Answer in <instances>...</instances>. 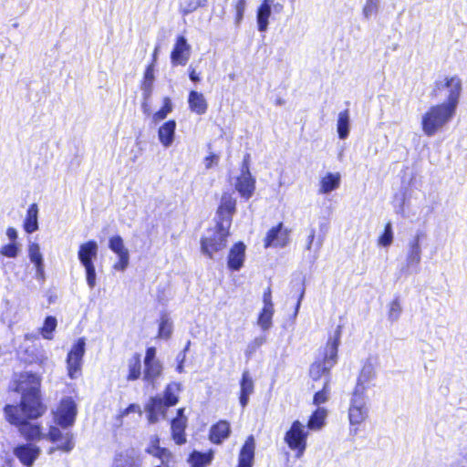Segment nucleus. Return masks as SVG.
Wrapping results in <instances>:
<instances>
[{"mask_svg": "<svg viewBox=\"0 0 467 467\" xmlns=\"http://www.w3.org/2000/svg\"><path fill=\"white\" fill-rule=\"evenodd\" d=\"M86 351V341L79 337L71 347L67 355V370L70 379H76L81 374L83 358Z\"/></svg>", "mask_w": 467, "mask_h": 467, "instance_id": "9", "label": "nucleus"}, {"mask_svg": "<svg viewBox=\"0 0 467 467\" xmlns=\"http://www.w3.org/2000/svg\"><path fill=\"white\" fill-rule=\"evenodd\" d=\"M6 235L12 241V243H16L17 239V233L14 227H8L6 229Z\"/></svg>", "mask_w": 467, "mask_h": 467, "instance_id": "53", "label": "nucleus"}, {"mask_svg": "<svg viewBox=\"0 0 467 467\" xmlns=\"http://www.w3.org/2000/svg\"><path fill=\"white\" fill-rule=\"evenodd\" d=\"M157 350L155 347H149L146 348L145 356L143 362H153V361H160L157 357Z\"/></svg>", "mask_w": 467, "mask_h": 467, "instance_id": "50", "label": "nucleus"}, {"mask_svg": "<svg viewBox=\"0 0 467 467\" xmlns=\"http://www.w3.org/2000/svg\"><path fill=\"white\" fill-rule=\"evenodd\" d=\"M392 240H393V235H392L391 223H387L385 224L382 234L379 238V244L382 246L387 247L391 244Z\"/></svg>", "mask_w": 467, "mask_h": 467, "instance_id": "45", "label": "nucleus"}, {"mask_svg": "<svg viewBox=\"0 0 467 467\" xmlns=\"http://www.w3.org/2000/svg\"><path fill=\"white\" fill-rule=\"evenodd\" d=\"M13 391L20 394L17 404H6L4 409L5 420L16 427L26 441H39L45 438L43 428L34 423L44 416L47 407L44 401L42 378L36 373L25 371L13 379Z\"/></svg>", "mask_w": 467, "mask_h": 467, "instance_id": "1", "label": "nucleus"}, {"mask_svg": "<svg viewBox=\"0 0 467 467\" xmlns=\"http://www.w3.org/2000/svg\"><path fill=\"white\" fill-rule=\"evenodd\" d=\"M462 91V82L459 76H445L442 79H438L433 83L431 97L439 99L445 93L446 99L444 102H449L451 99H454L455 108H457Z\"/></svg>", "mask_w": 467, "mask_h": 467, "instance_id": "6", "label": "nucleus"}, {"mask_svg": "<svg viewBox=\"0 0 467 467\" xmlns=\"http://www.w3.org/2000/svg\"><path fill=\"white\" fill-rule=\"evenodd\" d=\"M33 442L18 444L13 450L14 455L26 467H31L40 454V448Z\"/></svg>", "mask_w": 467, "mask_h": 467, "instance_id": "15", "label": "nucleus"}, {"mask_svg": "<svg viewBox=\"0 0 467 467\" xmlns=\"http://www.w3.org/2000/svg\"><path fill=\"white\" fill-rule=\"evenodd\" d=\"M172 333V326L166 314H162L159 322V328L157 333L158 338L168 339Z\"/></svg>", "mask_w": 467, "mask_h": 467, "instance_id": "43", "label": "nucleus"}, {"mask_svg": "<svg viewBox=\"0 0 467 467\" xmlns=\"http://www.w3.org/2000/svg\"><path fill=\"white\" fill-rule=\"evenodd\" d=\"M337 130L338 137L341 140L346 139L349 133V111L348 109L342 110L338 114Z\"/></svg>", "mask_w": 467, "mask_h": 467, "instance_id": "38", "label": "nucleus"}, {"mask_svg": "<svg viewBox=\"0 0 467 467\" xmlns=\"http://www.w3.org/2000/svg\"><path fill=\"white\" fill-rule=\"evenodd\" d=\"M263 302H264V306L274 307V305L272 302V290H271V287H269V286L264 291Z\"/></svg>", "mask_w": 467, "mask_h": 467, "instance_id": "52", "label": "nucleus"}, {"mask_svg": "<svg viewBox=\"0 0 467 467\" xmlns=\"http://www.w3.org/2000/svg\"><path fill=\"white\" fill-rule=\"evenodd\" d=\"M145 452L161 461V464L158 466L170 467V463L174 462L173 453L169 449L161 446V439L158 435L150 437Z\"/></svg>", "mask_w": 467, "mask_h": 467, "instance_id": "13", "label": "nucleus"}, {"mask_svg": "<svg viewBox=\"0 0 467 467\" xmlns=\"http://www.w3.org/2000/svg\"><path fill=\"white\" fill-rule=\"evenodd\" d=\"M138 409H139V407L136 404H130L126 409H124L122 411H120V416L124 417L130 412H134Z\"/></svg>", "mask_w": 467, "mask_h": 467, "instance_id": "55", "label": "nucleus"}, {"mask_svg": "<svg viewBox=\"0 0 467 467\" xmlns=\"http://www.w3.org/2000/svg\"><path fill=\"white\" fill-rule=\"evenodd\" d=\"M173 109V105L170 97H164L162 99L161 107L152 115V120L154 122H159L164 119L168 114H170Z\"/></svg>", "mask_w": 467, "mask_h": 467, "instance_id": "41", "label": "nucleus"}, {"mask_svg": "<svg viewBox=\"0 0 467 467\" xmlns=\"http://www.w3.org/2000/svg\"><path fill=\"white\" fill-rule=\"evenodd\" d=\"M191 46L183 36H178L171 52V61L173 66H185L190 58Z\"/></svg>", "mask_w": 467, "mask_h": 467, "instance_id": "16", "label": "nucleus"}, {"mask_svg": "<svg viewBox=\"0 0 467 467\" xmlns=\"http://www.w3.org/2000/svg\"><path fill=\"white\" fill-rule=\"evenodd\" d=\"M368 8V5L367 6H365V11H367Z\"/></svg>", "mask_w": 467, "mask_h": 467, "instance_id": "63", "label": "nucleus"}, {"mask_svg": "<svg viewBox=\"0 0 467 467\" xmlns=\"http://www.w3.org/2000/svg\"><path fill=\"white\" fill-rule=\"evenodd\" d=\"M182 390L179 382H171L163 389L161 400L168 408L177 405L179 402V392Z\"/></svg>", "mask_w": 467, "mask_h": 467, "instance_id": "31", "label": "nucleus"}, {"mask_svg": "<svg viewBox=\"0 0 467 467\" xmlns=\"http://www.w3.org/2000/svg\"><path fill=\"white\" fill-rule=\"evenodd\" d=\"M28 255L30 261L35 264L36 277L40 280L45 279V271L43 257L40 252L39 245L36 243H32L28 247Z\"/></svg>", "mask_w": 467, "mask_h": 467, "instance_id": "32", "label": "nucleus"}, {"mask_svg": "<svg viewBox=\"0 0 467 467\" xmlns=\"http://www.w3.org/2000/svg\"><path fill=\"white\" fill-rule=\"evenodd\" d=\"M176 130V121L169 119L165 121L158 130V137L160 142L164 147H169L172 144Z\"/></svg>", "mask_w": 467, "mask_h": 467, "instance_id": "29", "label": "nucleus"}, {"mask_svg": "<svg viewBox=\"0 0 467 467\" xmlns=\"http://www.w3.org/2000/svg\"><path fill=\"white\" fill-rule=\"evenodd\" d=\"M401 313V306L399 297H395L390 303L388 317L390 320H397Z\"/></svg>", "mask_w": 467, "mask_h": 467, "instance_id": "46", "label": "nucleus"}, {"mask_svg": "<svg viewBox=\"0 0 467 467\" xmlns=\"http://www.w3.org/2000/svg\"><path fill=\"white\" fill-rule=\"evenodd\" d=\"M308 430L298 420H295L285 431L284 441L287 447L295 451L296 458H301L307 447Z\"/></svg>", "mask_w": 467, "mask_h": 467, "instance_id": "7", "label": "nucleus"}, {"mask_svg": "<svg viewBox=\"0 0 467 467\" xmlns=\"http://www.w3.org/2000/svg\"><path fill=\"white\" fill-rule=\"evenodd\" d=\"M255 442L253 435H249L243 444L236 467H253L254 461Z\"/></svg>", "mask_w": 467, "mask_h": 467, "instance_id": "21", "label": "nucleus"}, {"mask_svg": "<svg viewBox=\"0 0 467 467\" xmlns=\"http://www.w3.org/2000/svg\"><path fill=\"white\" fill-rule=\"evenodd\" d=\"M424 236L423 233H418L410 243V248L407 255V264L409 265H417L420 262V240Z\"/></svg>", "mask_w": 467, "mask_h": 467, "instance_id": "36", "label": "nucleus"}, {"mask_svg": "<svg viewBox=\"0 0 467 467\" xmlns=\"http://www.w3.org/2000/svg\"><path fill=\"white\" fill-rule=\"evenodd\" d=\"M141 379L149 385L154 387L157 380L161 377L163 367L161 361L143 362Z\"/></svg>", "mask_w": 467, "mask_h": 467, "instance_id": "22", "label": "nucleus"}, {"mask_svg": "<svg viewBox=\"0 0 467 467\" xmlns=\"http://www.w3.org/2000/svg\"><path fill=\"white\" fill-rule=\"evenodd\" d=\"M189 78L194 83L200 81L199 73L195 70V68H192V67L189 68Z\"/></svg>", "mask_w": 467, "mask_h": 467, "instance_id": "54", "label": "nucleus"}, {"mask_svg": "<svg viewBox=\"0 0 467 467\" xmlns=\"http://www.w3.org/2000/svg\"><path fill=\"white\" fill-rule=\"evenodd\" d=\"M154 69L155 67H152V65H147L140 82V88L143 91V98L145 99H149L152 93V86L155 79Z\"/></svg>", "mask_w": 467, "mask_h": 467, "instance_id": "37", "label": "nucleus"}, {"mask_svg": "<svg viewBox=\"0 0 467 467\" xmlns=\"http://www.w3.org/2000/svg\"><path fill=\"white\" fill-rule=\"evenodd\" d=\"M314 237H315V232L313 231L309 236V245L312 244Z\"/></svg>", "mask_w": 467, "mask_h": 467, "instance_id": "59", "label": "nucleus"}, {"mask_svg": "<svg viewBox=\"0 0 467 467\" xmlns=\"http://www.w3.org/2000/svg\"><path fill=\"white\" fill-rule=\"evenodd\" d=\"M290 230L284 227L282 222L278 223L276 225L271 227L265 238H264V247H280L283 248L286 246L289 243Z\"/></svg>", "mask_w": 467, "mask_h": 467, "instance_id": "12", "label": "nucleus"}, {"mask_svg": "<svg viewBox=\"0 0 467 467\" xmlns=\"http://www.w3.org/2000/svg\"><path fill=\"white\" fill-rule=\"evenodd\" d=\"M283 9V5H275V10H282Z\"/></svg>", "mask_w": 467, "mask_h": 467, "instance_id": "60", "label": "nucleus"}, {"mask_svg": "<svg viewBox=\"0 0 467 467\" xmlns=\"http://www.w3.org/2000/svg\"><path fill=\"white\" fill-rule=\"evenodd\" d=\"M98 256V244L94 240L81 244L78 251V258L86 271L87 284L90 288L96 285V269L94 260Z\"/></svg>", "mask_w": 467, "mask_h": 467, "instance_id": "8", "label": "nucleus"}, {"mask_svg": "<svg viewBox=\"0 0 467 467\" xmlns=\"http://www.w3.org/2000/svg\"><path fill=\"white\" fill-rule=\"evenodd\" d=\"M17 254L18 246L16 243L5 244L0 248V254L5 257L14 258L17 255Z\"/></svg>", "mask_w": 467, "mask_h": 467, "instance_id": "47", "label": "nucleus"}, {"mask_svg": "<svg viewBox=\"0 0 467 467\" xmlns=\"http://www.w3.org/2000/svg\"><path fill=\"white\" fill-rule=\"evenodd\" d=\"M220 156L214 152H211L207 155L204 160V166L206 169H211L213 166H216L219 163Z\"/></svg>", "mask_w": 467, "mask_h": 467, "instance_id": "49", "label": "nucleus"}, {"mask_svg": "<svg viewBox=\"0 0 467 467\" xmlns=\"http://www.w3.org/2000/svg\"><path fill=\"white\" fill-rule=\"evenodd\" d=\"M327 416V410L322 407H317L308 417L306 422V429L308 431H319L326 423Z\"/></svg>", "mask_w": 467, "mask_h": 467, "instance_id": "33", "label": "nucleus"}, {"mask_svg": "<svg viewBox=\"0 0 467 467\" xmlns=\"http://www.w3.org/2000/svg\"><path fill=\"white\" fill-rule=\"evenodd\" d=\"M235 189L243 198L248 200L254 194L255 189V180L252 177L251 174L240 175L236 179Z\"/></svg>", "mask_w": 467, "mask_h": 467, "instance_id": "26", "label": "nucleus"}, {"mask_svg": "<svg viewBox=\"0 0 467 467\" xmlns=\"http://www.w3.org/2000/svg\"><path fill=\"white\" fill-rule=\"evenodd\" d=\"M235 212L236 199L232 193L228 192H223L216 211L215 223H219V228L222 229V225L231 228Z\"/></svg>", "mask_w": 467, "mask_h": 467, "instance_id": "10", "label": "nucleus"}, {"mask_svg": "<svg viewBox=\"0 0 467 467\" xmlns=\"http://www.w3.org/2000/svg\"><path fill=\"white\" fill-rule=\"evenodd\" d=\"M173 419L184 420L187 421V417L184 415V408H180L176 411V416Z\"/></svg>", "mask_w": 467, "mask_h": 467, "instance_id": "57", "label": "nucleus"}, {"mask_svg": "<svg viewBox=\"0 0 467 467\" xmlns=\"http://www.w3.org/2000/svg\"><path fill=\"white\" fill-rule=\"evenodd\" d=\"M198 7V5L197 4H191L189 5V6L187 8H185L183 11H182V14L183 15H187L192 11H194L196 8Z\"/></svg>", "mask_w": 467, "mask_h": 467, "instance_id": "58", "label": "nucleus"}, {"mask_svg": "<svg viewBox=\"0 0 467 467\" xmlns=\"http://www.w3.org/2000/svg\"><path fill=\"white\" fill-rule=\"evenodd\" d=\"M271 11V1L262 0L256 11V22L259 31L265 32L267 30Z\"/></svg>", "mask_w": 467, "mask_h": 467, "instance_id": "30", "label": "nucleus"}, {"mask_svg": "<svg viewBox=\"0 0 467 467\" xmlns=\"http://www.w3.org/2000/svg\"><path fill=\"white\" fill-rule=\"evenodd\" d=\"M189 109L197 114L204 115L208 110V102L203 94L196 90H191L188 94Z\"/></svg>", "mask_w": 467, "mask_h": 467, "instance_id": "24", "label": "nucleus"}, {"mask_svg": "<svg viewBox=\"0 0 467 467\" xmlns=\"http://www.w3.org/2000/svg\"><path fill=\"white\" fill-rule=\"evenodd\" d=\"M47 437L51 442L58 443L57 449L59 451L69 452L74 448L72 434H63L56 426H51L49 428Z\"/></svg>", "mask_w": 467, "mask_h": 467, "instance_id": "19", "label": "nucleus"}, {"mask_svg": "<svg viewBox=\"0 0 467 467\" xmlns=\"http://www.w3.org/2000/svg\"><path fill=\"white\" fill-rule=\"evenodd\" d=\"M340 174L338 172H327L320 179L319 193H328L339 187Z\"/></svg>", "mask_w": 467, "mask_h": 467, "instance_id": "34", "label": "nucleus"}, {"mask_svg": "<svg viewBox=\"0 0 467 467\" xmlns=\"http://www.w3.org/2000/svg\"><path fill=\"white\" fill-rule=\"evenodd\" d=\"M254 384L247 370L244 371L240 379L239 402L240 405L246 407L249 396L254 392Z\"/></svg>", "mask_w": 467, "mask_h": 467, "instance_id": "27", "label": "nucleus"}, {"mask_svg": "<svg viewBox=\"0 0 467 467\" xmlns=\"http://www.w3.org/2000/svg\"><path fill=\"white\" fill-rule=\"evenodd\" d=\"M342 326L338 325L332 340L327 341L321 358H317L309 367V377L313 381H318L322 377L330 379V371L337 362L338 345Z\"/></svg>", "mask_w": 467, "mask_h": 467, "instance_id": "4", "label": "nucleus"}, {"mask_svg": "<svg viewBox=\"0 0 467 467\" xmlns=\"http://www.w3.org/2000/svg\"><path fill=\"white\" fill-rule=\"evenodd\" d=\"M214 458V451L209 449L206 451H200L193 450L190 452L187 458V462L190 467H207Z\"/></svg>", "mask_w": 467, "mask_h": 467, "instance_id": "23", "label": "nucleus"}, {"mask_svg": "<svg viewBox=\"0 0 467 467\" xmlns=\"http://www.w3.org/2000/svg\"><path fill=\"white\" fill-rule=\"evenodd\" d=\"M330 394V379H326L323 387L313 396V404L320 407L321 404L327 402Z\"/></svg>", "mask_w": 467, "mask_h": 467, "instance_id": "42", "label": "nucleus"}, {"mask_svg": "<svg viewBox=\"0 0 467 467\" xmlns=\"http://www.w3.org/2000/svg\"><path fill=\"white\" fill-rule=\"evenodd\" d=\"M127 375L125 377L127 381H136L141 378L142 364L141 354L139 352L133 353L127 361Z\"/></svg>", "mask_w": 467, "mask_h": 467, "instance_id": "25", "label": "nucleus"}, {"mask_svg": "<svg viewBox=\"0 0 467 467\" xmlns=\"http://www.w3.org/2000/svg\"><path fill=\"white\" fill-rule=\"evenodd\" d=\"M158 52H159V47H156L154 48L152 56H151V61L148 65H152V67H155L156 63H157V59H158Z\"/></svg>", "mask_w": 467, "mask_h": 467, "instance_id": "56", "label": "nucleus"}, {"mask_svg": "<svg viewBox=\"0 0 467 467\" xmlns=\"http://www.w3.org/2000/svg\"><path fill=\"white\" fill-rule=\"evenodd\" d=\"M374 377L371 366L362 368L358 378L356 386L352 392L350 406L348 409V419L351 425H359L368 417V410L365 403V393L368 388L367 384Z\"/></svg>", "mask_w": 467, "mask_h": 467, "instance_id": "3", "label": "nucleus"}, {"mask_svg": "<svg viewBox=\"0 0 467 467\" xmlns=\"http://www.w3.org/2000/svg\"><path fill=\"white\" fill-rule=\"evenodd\" d=\"M168 409L160 396L150 397L145 405L148 421L150 423L158 422L161 418L166 416Z\"/></svg>", "mask_w": 467, "mask_h": 467, "instance_id": "17", "label": "nucleus"}, {"mask_svg": "<svg viewBox=\"0 0 467 467\" xmlns=\"http://www.w3.org/2000/svg\"><path fill=\"white\" fill-rule=\"evenodd\" d=\"M112 467H141L140 463L132 456L120 451L114 456V465Z\"/></svg>", "mask_w": 467, "mask_h": 467, "instance_id": "39", "label": "nucleus"}, {"mask_svg": "<svg viewBox=\"0 0 467 467\" xmlns=\"http://www.w3.org/2000/svg\"><path fill=\"white\" fill-rule=\"evenodd\" d=\"M177 370H178L179 372H182V365H181V364H180V365H178V367H177Z\"/></svg>", "mask_w": 467, "mask_h": 467, "instance_id": "61", "label": "nucleus"}, {"mask_svg": "<svg viewBox=\"0 0 467 467\" xmlns=\"http://www.w3.org/2000/svg\"><path fill=\"white\" fill-rule=\"evenodd\" d=\"M455 99L431 105L421 117V130L428 137L434 136L446 126L455 116Z\"/></svg>", "mask_w": 467, "mask_h": 467, "instance_id": "2", "label": "nucleus"}, {"mask_svg": "<svg viewBox=\"0 0 467 467\" xmlns=\"http://www.w3.org/2000/svg\"><path fill=\"white\" fill-rule=\"evenodd\" d=\"M186 428L187 421L184 420L171 419V437L175 444L183 445L187 442Z\"/></svg>", "mask_w": 467, "mask_h": 467, "instance_id": "28", "label": "nucleus"}, {"mask_svg": "<svg viewBox=\"0 0 467 467\" xmlns=\"http://www.w3.org/2000/svg\"><path fill=\"white\" fill-rule=\"evenodd\" d=\"M109 248L119 257L113 265V268L117 271H124L130 263V254L124 245L122 237L118 234L111 236L109 239Z\"/></svg>", "mask_w": 467, "mask_h": 467, "instance_id": "14", "label": "nucleus"}, {"mask_svg": "<svg viewBox=\"0 0 467 467\" xmlns=\"http://www.w3.org/2000/svg\"><path fill=\"white\" fill-rule=\"evenodd\" d=\"M371 8H376V2L372 3Z\"/></svg>", "mask_w": 467, "mask_h": 467, "instance_id": "62", "label": "nucleus"}, {"mask_svg": "<svg viewBox=\"0 0 467 467\" xmlns=\"http://www.w3.org/2000/svg\"><path fill=\"white\" fill-rule=\"evenodd\" d=\"M246 246L242 242L234 243L228 253L227 267L231 271H239L244 264Z\"/></svg>", "mask_w": 467, "mask_h": 467, "instance_id": "18", "label": "nucleus"}, {"mask_svg": "<svg viewBox=\"0 0 467 467\" xmlns=\"http://www.w3.org/2000/svg\"><path fill=\"white\" fill-rule=\"evenodd\" d=\"M245 5L246 0H237V2L234 5L235 11L234 20L237 25L240 24L241 21L243 20Z\"/></svg>", "mask_w": 467, "mask_h": 467, "instance_id": "48", "label": "nucleus"}, {"mask_svg": "<svg viewBox=\"0 0 467 467\" xmlns=\"http://www.w3.org/2000/svg\"><path fill=\"white\" fill-rule=\"evenodd\" d=\"M77 416V405L71 397H65L59 401L54 420L57 425L63 428L70 427L74 424Z\"/></svg>", "mask_w": 467, "mask_h": 467, "instance_id": "11", "label": "nucleus"}, {"mask_svg": "<svg viewBox=\"0 0 467 467\" xmlns=\"http://www.w3.org/2000/svg\"><path fill=\"white\" fill-rule=\"evenodd\" d=\"M57 322L55 317L48 316L45 318L44 324L40 328V333L46 339L53 338V332L56 330Z\"/></svg>", "mask_w": 467, "mask_h": 467, "instance_id": "44", "label": "nucleus"}, {"mask_svg": "<svg viewBox=\"0 0 467 467\" xmlns=\"http://www.w3.org/2000/svg\"><path fill=\"white\" fill-rule=\"evenodd\" d=\"M249 165H250V154L246 153L244 156L242 164H241V174L240 175H248L251 174L249 171Z\"/></svg>", "mask_w": 467, "mask_h": 467, "instance_id": "51", "label": "nucleus"}, {"mask_svg": "<svg viewBox=\"0 0 467 467\" xmlns=\"http://www.w3.org/2000/svg\"><path fill=\"white\" fill-rule=\"evenodd\" d=\"M231 435V426L228 420H220L209 430L208 439L213 444H222Z\"/></svg>", "mask_w": 467, "mask_h": 467, "instance_id": "20", "label": "nucleus"}, {"mask_svg": "<svg viewBox=\"0 0 467 467\" xmlns=\"http://www.w3.org/2000/svg\"><path fill=\"white\" fill-rule=\"evenodd\" d=\"M38 206L36 203H31L26 211V218L23 222V228L26 233L32 234L38 229Z\"/></svg>", "mask_w": 467, "mask_h": 467, "instance_id": "35", "label": "nucleus"}, {"mask_svg": "<svg viewBox=\"0 0 467 467\" xmlns=\"http://www.w3.org/2000/svg\"><path fill=\"white\" fill-rule=\"evenodd\" d=\"M208 231L211 232V234L202 236L200 240L201 251L212 259L214 254L223 251L226 247L230 228L222 225L221 229L219 223H215V226Z\"/></svg>", "mask_w": 467, "mask_h": 467, "instance_id": "5", "label": "nucleus"}, {"mask_svg": "<svg viewBox=\"0 0 467 467\" xmlns=\"http://www.w3.org/2000/svg\"><path fill=\"white\" fill-rule=\"evenodd\" d=\"M273 316L274 307L263 306L257 317V324L262 330H268L272 327Z\"/></svg>", "mask_w": 467, "mask_h": 467, "instance_id": "40", "label": "nucleus"}]
</instances>
